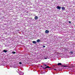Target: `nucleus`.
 <instances>
[{
  "label": "nucleus",
  "instance_id": "nucleus-1",
  "mask_svg": "<svg viewBox=\"0 0 75 75\" xmlns=\"http://www.w3.org/2000/svg\"><path fill=\"white\" fill-rule=\"evenodd\" d=\"M43 65H44V66H45V67H42V66H41V67H42L43 69H47V68H51V67L48 66H47V65L45 64H44Z\"/></svg>",
  "mask_w": 75,
  "mask_h": 75
},
{
  "label": "nucleus",
  "instance_id": "nucleus-2",
  "mask_svg": "<svg viewBox=\"0 0 75 75\" xmlns=\"http://www.w3.org/2000/svg\"><path fill=\"white\" fill-rule=\"evenodd\" d=\"M45 33H47V34H48V33H49V31L48 30H46L45 31Z\"/></svg>",
  "mask_w": 75,
  "mask_h": 75
},
{
  "label": "nucleus",
  "instance_id": "nucleus-3",
  "mask_svg": "<svg viewBox=\"0 0 75 75\" xmlns=\"http://www.w3.org/2000/svg\"><path fill=\"white\" fill-rule=\"evenodd\" d=\"M57 9H59V10H60L61 9V7L60 6H57Z\"/></svg>",
  "mask_w": 75,
  "mask_h": 75
},
{
  "label": "nucleus",
  "instance_id": "nucleus-4",
  "mask_svg": "<svg viewBox=\"0 0 75 75\" xmlns=\"http://www.w3.org/2000/svg\"><path fill=\"white\" fill-rule=\"evenodd\" d=\"M35 20H37L38 19V16H36L35 17Z\"/></svg>",
  "mask_w": 75,
  "mask_h": 75
},
{
  "label": "nucleus",
  "instance_id": "nucleus-5",
  "mask_svg": "<svg viewBox=\"0 0 75 75\" xmlns=\"http://www.w3.org/2000/svg\"><path fill=\"white\" fill-rule=\"evenodd\" d=\"M32 42L33 43V44H36L37 43V42H36L35 41H33Z\"/></svg>",
  "mask_w": 75,
  "mask_h": 75
},
{
  "label": "nucleus",
  "instance_id": "nucleus-6",
  "mask_svg": "<svg viewBox=\"0 0 75 75\" xmlns=\"http://www.w3.org/2000/svg\"><path fill=\"white\" fill-rule=\"evenodd\" d=\"M40 39H38L37 40V42H40Z\"/></svg>",
  "mask_w": 75,
  "mask_h": 75
},
{
  "label": "nucleus",
  "instance_id": "nucleus-7",
  "mask_svg": "<svg viewBox=\"0 0 75 75\" xmlns=\"http://www.w3.org/2000/svg\"><path fill=\"white\" fill-rule=\"evenodd\" d=\"M62 65V64L61 63H58V64H57V65Z\"/></svg>",
  "mask_w": 75,
  "mask_h": 75
},
{
  "label": "nucleus",
  "instance_id": "nucleus-8",
  "mask_svg": "<svg viewBox=\"0 0 75 75\" xmlns=\"http://www.w3.org/2000/svg\"><path fill=\"white\" fill-rule=\"evenodd\" d=\"M3 52H4L6 53L7 52V50H4L3 51Z\"/></svg>",
  "mask_w": 75,
  "mask_h": 75
},
{
  "label": "nucleus",
  "instance_id": "nucleus-9",
  "mask_svg": "<svg viewBox=\"0 0 75 75\" xmlns=\"http://www.w3.org/2000/svg\"><path fill=\"white\" fill-rule=\"evenodd\" d=\"M62 10H65V8L64 7H62Z\"/></svg>",
  "mask_w": 75,
  "mask_h": 75
},
{
  "label": "nucleus",
  "instance_id": "nucleus-10",
  "mask_svg": "<svg viewBox=\"0 0 75 75\" xmlns=\"http://www.w3.org/2000/svg\"><path fill=\"white\" fill-rule=\"evenodd\" d=\"M20 73H21V75H23V73L21 71H20Z\"/></svg>",
  "mask_w": 75,
  "mask_h": 75
},
{
  "label": "nucleus",
  "instance_id": "nucleus-11",
  "mask_svg": "<svg viewBox=\"0 0 75 75\" xmlns=\"http://www.w3.org/2000/svg\"><path fill=\"white\" fill-rule=\"evenodd\" d=\"M12 53L13 54H16V52H13Z\"/></svg>",
  "mask_w": 75,
  "mask_h": 75
},
{
  "label": "nucleus",
  "instance_id": "nucleus-12",
  "mask_svg": "<svg viewBox=\"0 0 75 75\" xmlns=\"http://www.w3.org/2000/svg\"><path fill=\"white\" fill-rule=\"evenodd\" d=\"M70 53H71V54H73V52L70 51Z\"/></svg>",
  "mask_w": 75,
  "mask_h": 75
},
{
  "label": "nucleus",
  "instance_id": "nucleus-13",
  "mask_svg": "<svg viewBox=\"0 0 75 75\" xmlns=\"http://www.w3.org/2000/svg\"><path fill=\"white\" fill-rule=\"evenodd\" d=\"M62 67H67L66 66H62Z\"/></svg>",
  "mask_w": 75,
  "mask_h": 75
},
{
  "label": "nucleus",
  "instance_id": "nucleus-14",
  "mask_svg": "<svg viewBox=\"0 0 75 75\" xmlns=\"http://www.w3.org/2000/svg\"><path fill=\"white\" fill-rule=\"evenodd\" d=\"M43 48H45V46H43Z\"/></svg>",
  "mask_w": 75,
  "mask_h": 75
},
{
  "label": "nucleus",
  "instance_id": "nucleus-15",
  "mask_svg": "<svg viewBox=\"0 0 75 75\" xmlns=\"http://www.w3.org/2000/svg\"><path fill=\"white\" fill-rule=\"evenodd\" d=\"M69 23H70V24H71V21H69Z\"/></svg>",
  "mask_w": 75,
  "mask_h": 75
},
{
  "label": "nucleus",
  "instance_id": "nucleus-16",
  "mask_svg": "<svg viewBox=\"0 0 75 75\" xmlns=\"http://www.w3.org/2000/svg\"><path fill=\"white\" fill-rule=\"evenodd\" d=\"M19 64H22V63H21V62H20Z\"/></svg>",
  "mask_w": 75,
  "mask_h": 75
},
{
  "label": "nucleus",
  "instance_id": "nucleus-17",
  "mask_svg": "<svg viewBox=\"0 0 75 75\" xmlns=\"http://www.w3.org/2000/svg\"><path fill=\"white\" fill-rule=\"evenodd\" d=\"M45 59H47V58H45Z\"/></svg>",
  "mask_w": 75,
  "mask_h": 75
},
{
  "label": "nucleus",
  "instance_id": "nucleus-18",
  "mask_svg": "<svg viewBox=\"0 0 75 75\" xmlns=\"http://www.w3.org/2000/svg\"><path fill=\"white\" fill-rule=\"evenodd\" d=\"M55 71V70H56V69H54Z\"/></svg>",
  "mask_w": 75,
  "mask_h": 75
}]
</instances>
